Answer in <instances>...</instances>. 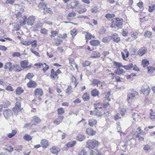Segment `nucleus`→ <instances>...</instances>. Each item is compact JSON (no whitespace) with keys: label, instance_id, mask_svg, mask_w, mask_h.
Returning a JSON list of instances; mask_svg holds the SVG:
<instances>
[{"label":"nucleus","instance_id":"obj_1","mask_svg":"<svg viewBox=\"0 0 155 155\" xmlns=\"http://www.w3.org/2000/svg\"><path fill=\"white\" fill-rule=\"evenodd\" d=\"M86 143V147L90 150L97 147L99 144V142L95 139L88 140Z\"/></svg>","mask_w":155,"mask_h":155},{"label":"nucleus","instance_id":"obj_2","mask_svg":"<svg viewBox=\"0 0 155 155\" xmlns=\"http://www.w3.org/2000/svg\"><path fill=\"white\" fill-rule=\"evenodd\" d=\"M112 24L111 25L112 28H116L117 27L118 28H121L122 27L123 20L120 18H117L112 19Z\"/></svg>","mask_w":155,"mask_h":155},{"label":"nucleus","instance_id":"obj_3","mask_svg":"<svg viewBox=\"0 0 155 155\" xmlns=\"http://www.w3.org/2000/svg\"><path fill=\"white\" fill-rule=\"evenodd\" d=\"M21 104L20 102L17 101L15 104V106L12 109L13 111L14 114L17 116L18 115V113L20 112L22 108L21 107Z\"/></svg>","mask_w":155,"mask_h":155},{"label":"nucleus","instance_id":"obj_4","mask_svg":"<svg viewBox=\"0 0 155 155\" xmlns=\"http://www.w3.org/2000/svg\"><path fill=\"white\" fill-rule=\"evenodd\" d=\"M150 89L148 85L144 84L141 87L142 92L146 96L148 95L150 93Z\"/></svg>","mask_w":155,"mask_h":155},{"label":"nucleus","instance_id":"obj_5","mask_svg":"<svg viewBox=\"0 0 155 155\" xmlns=\"http://www.w3.org/2000/svg\"><path fill=\"white\" fill-rule=\"evenodd\" d=\"M21 43L23 45L25 46H28L32 43H34V44H32L31 46L33 47H35L37 41L35 40H33L31 41H29L25 40L24 39H21Z\"/></svg>","mask_w":155,"mask_h":155},{"label":"nucleus","instance_id":"obj_6","mask_svg":"<svg viewBox=\"0 0 155 155\" xmlns=\"http://www.w3.org/2000/svg\"><path fill=\"white\" fill-rule=\"evenodd\" d=\"M127 95V101L128 102L130 100L132 99L134 97L137 95V93L134 90H129Z\"/></svg>","mask_w":155,"mask_h":155},{"label":"nucleus","instance_id":"obj_7","mask_svg":"<svg viewBox=\"0 0 155 155\" xmlns=\"http://www.w3.org/2000/svg\"><path fill=\"white\" fill-rule=\"evenodd\" d=\"M35 18L34 16H31L28 17L26 20V24L28 25L32 26L35 22Z\"/></svg>","mask_w":155,"mask_h":155},{"label":"nucleus","instance_id":"obj_8","mask_svg":"<svg viewBox=\"0 0 155 155\" xmlns=\"http://www.w3.org/2000/svg\"><path fill=\"white\" fill-rule=\"evenodd\" d=\"M3 114L4 117L6 119L11 116L12 114L11 110L8 109L4 111Z\"/></svg>","mask_w":155,"mask_h":155},{"label":"nucleus","instance_id":"obj_9","mask_svg":"<svg viewBox=\"0 0 155 155\" xmlns=\"http://www.w3.org/2000/svg\"><path fill=\"white\" fill-rule=\"evenodd\" d=\"M34 93L35 96L40 97L43 95V91L41 89L37 88L35 89Z\"/></svg>","mask_w":155,"mask_h":155},{"label":"nucleus","instance_id":"obj_10","mask_svg":"<svg viewBox=\"0 0 155 155\" xmlns=\"http://www.w3.org/2000/svg\"><path fill=\"white\" fill-rule=\"evenodd\" d=\"M41 121V120L39 118L36 116H34L32 117L31 122L32 125H35L39 124Z\"/></svg>","mask_w":155,"mask_h":155},{"label":"nucleus","instance_id":"obj_11","mask_svg":"<svg viewBox=\"0 0 155 155\" xmlns=\"http://www.w3.org/2000/svg\"><path fill=\"white\" fill-rule=\"evenodd\" d=\"M28 61L26 60L21 61L20 62L21 66L22 68H30L31 66L28 65Z\"/></svg>","mask_w":155,"mask_h":155},{"label":"nucleus","instance_id":"obj_12","mask_svg":"<svg viewBox=\"0 0 155 155\" xmlns=\"http://www.w3.org/2000/svg\"><path fill=\"white\" fill-rule=\"evenodd\" d=\"M147 49L145 47H143L139 50L138 52V55L140 56H142L144 55L146 52Z\"/></svg>","mask_w":155,"mask_h":155},{"label":"nucleus","instance_id":"obj_13","mask_svg":"<svg viewBox=\"0 0 155 155\" xmlns=\"http://www.w3.org/2000/svg\"><path fill=\"white\" fill-rule=\"evenodd\" d=\"M40 143L41 147L44 148H46L48 146V141L45 139H43L41 140Z\"/></svg>","mask_w":155,"mask_h":155},{"label":"nucleus","instance_id":"obj_14","mask_svg":"<svg viewBox=\"0 0 155 155\" xmlns=\"http://www.w3.org/2000/svg\"><path fill=\"white\" fill-rule=\"evenodd\" d=\"M37 83L32 80L30 81L27 83V86L29 88H35L37 86Z\"/></svg>","mask_w":155,"mask_h":155},{"label":"nucleus","instance_id":"obj_15","mask_svg":"<svg viewBox=\"0 0 155 155\" xmlns=\"http://www.w3.org/2000/svg\"><path fill=\"white\" fill-rule=\"evenodd\" d=\"M64 117L63 116H59L57 118H56L54 121V123L58 125L60 123L62 122Z\"/></svg>","mask_w":155,"mask_h":155},{"label":"nucleus","instance_id":"obj_16","mask_svg":"<svg viewBox=\"0 0 155 155\" xmlns=\"http://www.w3.org/2000/svg\"><path fill=\"white\" fill-rule=\"evenodd\" d=\"M50 151L52 153L57 154L60 151V149L59 147L54 146L50 149Z\"/></svg>","mask_w":155,"mask_h":155},{"label":"nucleus","instance_id":"obj_17","mask_svg":"<svg viewBox=\"0 0 155 155\" xmlns=\"http://www.w3.org/2000/svg\"><path fill=\"white\" fill-rule=\"evenodd\" d=\"M90 155H103L100 151L97 150H91L90 152Z\"/></svg>","mask_w":155,"mask_h":155},{"label":"nucleus","instance_id":"obj_18","mask_svg":"<svg viewBox=\"0 0 155 155\" xmlns=\"http://www.w3.org/2000/svg\"><path fill=\"white\" fill-rule=\"evenodd\" d=\"M111 37L114 41L116 43H118L120 42V38L118 37V35L117 33L112 35Z\"/></svg>","mask_w":155,"mask_h":155},{"label":"nucleus","instance_id":"obj_19","mask_svg":"<svg viewBox=\"0 0 155 155\" xmlns=\"http://www.w3.org/2000/svg\"><path fill=\"white\" fill-rule=\"evenodd\" d=\"M86 134L91 136L94 135L96 134V131L91 128H87L86 132Z\"/></svg>","mask_w":155,"mask_h":155},{"label":"nucleus","instance_id":"obj_20","mask_svg":"<svg viewBox=\"0 0 155 155\" xmlns=\"http://www.w3.org/2000/svg\"><path fill=\"white\" fill-rule=\"evenodd\" d=\"M50 77L51 78H52L53 79H54L56 77H57V78H58V75L57 74L56 72H55L53 69H51V70Z\"/></svg>","mask_w":155,"mask_h":155},{"label":"nucleus","instance_id":"obj_21","mask_svg":"<svg viewBox=\"0 0 155 155\" xmlns=\"http://www.w3.org/2000/svg\"><path fill=\"white\" fill-rule=\"evenodd\" d=\"M97 123V121L95 120L91 119L88 120V124L90 126L93 127L95 126Z\"/></svg>","mask_w":155,"mask_h":155},{"label":"nucleus","instance_id":"obj_22","mask_svg":"<svg viewBox=\"0 0 155 155\" xmlns=\"http://www.w3.org/2000/svg\"><path fill=\"white\" fill-rule=\"evenodd\" d=\"M4 68L8 69L9 71H11L12 70V64L10 62H7L5 64Z\"/></svg>","mask_w":155,"mask_h":155},{"label":"nucleus","instance_id":"obj_23","mask_svg":"<svg viewBox=\"0 0 155 155\" xmlns=\"http://www.w3.org/2000/svg\"><path fill=\"white\" fill-rule=\"evenodd\" d=\"M79 4V2L76 0H73L70 4V5L72 8H75Z\"/></svg>","mask_w":155,"mask_h":155},{"label":"nucleus","instance_id":"obj_24","mask_svg":"<svg viewBox=\"0 0 155 155\" xmlns=\"http://www.w3.org/2000/svg\"><path fill=\"white\" fill-rule=\"evenodd\" d=\"M42 24L40 22H38L34 26V30L35 31L38 30V29H39L40 28L42 27Z\"/></svg>","mask_w":155,"mask_h":155},{"label":"nucleus","instance_id":"obj_25","mask_svg":"<svg viewBox=\"0 0 155 155\" xmlns=\"http://www.w3.org/2000/svg\"><path fill=\"white\" fill-rule=\"evenodd\" d=\"M13 69L14 71L16 72L20 71L22 70L20 66L17 64H13Z\"/></svg>","mask_w":155,"mask_h":155},{"label":"nucleus","instance_id":"obj_26","mask_svg":"<svg viewBox=\"0 0 155 155\" xmlns=\"http://www.w3.org/2000/svg\"><path fill=\"white\" fill-rule=\"evenodd\" d=\"M91 94L92 96L96 97L99 95V91L96 89H94L91 91Z\"/></svg>","mask_w":155,"mask_h":155},{"label":"nucleus","instance_id":"obj_27","mask_svg":"<svg viewBox=\"0 0 155 155\" xmlns=\"http://www.w3.org/2000/svg\"><path fill=\"white\" fill-rule=\"evenodd\" d=\"M112 38L111 36H108L104 37L102 39V41L104 43H107L109 42Z\"/></svg>","mask_w":155,"mask_h":155},{"label":"nucleus","instance_id":"obj_28","mask_svg":"<svg viewBox=\"0 0 155 155\" xmlns=\"http://www.w3.org/2000/svg\"><path fill=\"white\" fill-rule=\"evenodd\" d=\"M90 44L93 46H97L99 45L100 42L98 40H93L90 41Z\"/></svg>","mask_w":155,"mask_h":155},{"label":"nucleus","instance_id":"obj_29","mask_svg":"<svg viewBox=\"0 0 155 155\" xmlns=\"http://www.w3.org/2000/svg\"><path fill=\"white\" fill-rule=\"evenodd\" d=\"M132 118L135 121L138 120L140 118L139 114L137 113H134L132 114Z\"/></svg>","mask_w":155,"mask_h":155},{"label":"nucleus","instance_id":"obj_30","mask_svg":"<svg viewBox=\"0 0 155 155\" xmlns=\"http://www.w3.org/2000/svg\"><path fill=\"white\" fill-rule=\"evenodd\" d=\"M27 19V16L25 15L22 17L20 20V23L21 25H24L26 24V21Z\"/></svg>","mask_w":155,"mask_h":155},{"label":"nucleus","instance_id":"obj_31","mask_svg":"<svg viewBox=\"0 0 155 155\" xmlns=\"http://www.w3.org/2000/svg\"><path fill=\"white\" fill-rule=\"evenodd\" d=\"M77 140L79 141H82L85 140L86 137L84 135L79 134L77 137Z\"/></svg>","mask_w":155,"mask_h":155},{"label":"nucleus","instance_id":"obj_32","mask_svg":"<svg viewBox=\"0 0 155 155\" xmlns=\"http://www.w3.org/2000/svg\"><path fill=\"white\" fill-rule=\"evenodd\" d=\"M114 68H119L120 67H123V65L120 62H114L113 64Z\"/></svg>","mask_w":155,"mask_h":155},{"label":"nucleus","instance_id":"obj_33","mask_svg":"<svg viewBox=\"0 0 155 155\" xmlns=\"http://www.w3.org/2000/svg\"><path fill=\"white\" fill-rule=\"evenodd\" d=\"M78 155H87V152L85 149H82L78 152Z\"/></svg>","mask_w":155,"mask_h":155},{"label":"nucleus","instance_id":"obj_34","mask_svg":"<svg viewBox=\"0 0 155 155\" xmlns=\"http://www.w3.org/2000/svg\"><path fill=\"white\" fill-rule=\"evenodd\" d=\"M23 138L27 141H30L32 140V137L29 135L28 134H25L23 137Z\"/></svg>","mask_w":155,"mask_h":155},{"label":"nucleus","instance_id":"obj_35","mask_svg":"<svg viewBox=\"0 0 155 155\" xmlns=\"http://www.w3.org/2000/svg\"><path fill=\"white\" fill-rule=\"evenodd\" d=\"M82 98L84 101H87L89 99V95L87 93H85L83 95Z\"/></svg>","mask_w":155,"mask_h":155},{"label":"nucleus","instance_id":"obj_36","mask_svg":"<svg viewBox=\"0 0 155 155\" xmlns=\"http://www.w3.org/2000/svg\"><path fill=\"white\" fill-rule=\"evenodd\" d=\"M76 143V141H72L69 142L67 144L66 146L68 147H71L74 146Z\"/></svg>","mask_w":155,"mask_h":155},{"label":"nucleus","instance_id":"obj_37","mask_svg":"<svg viewBox=\"0 0 155 155\" xmlns=\"http://www.w3.org/2000/svg\"><path fill=\"white\" fill-rule=\"evenodd\" d=\"M103 106L102 104L100 103H95L94 104V107L96 109H97V108L101 109L102 108Z\"/></svg>","mask_w":155,"mask_h":155},{"label":"nucleus","instance_id":"obj_38","mask_svg":"<svg viewBox=\"0 0 155 155\" xmlns=\"http://www.w3.org/2000/svg\"><path fill=\"white\" fill-rule=\"evenodd\" d=\"M133 67V64L132 63H130L127 65H123V67L125 68L126 70H129Z\"/></svg>","mask_w":155,"mask_h":155},{"label":"nucleus","instance_id":"obj_39","mask_svg":"<svg viewBox=\"0 0 155 155\" xmlns=\"http://www.w3.org/2000/svg\"><path fill=\"white\" fill-rule=\"evenodd\" d=\"M115 72L117 74L120 75L123 74L124 72V71L122 69L119 68L117 69L115 71Z\"/></svg>","mask_w":155,"mask_h":155},{"label":"nucleus","instance_id":"obj_40","mask_svg":"<svg viewBox=\"0 0 155 155\" xmlns=\"http://www.w3.org/2000/svg\"><path fill=\"white\" fill-rule=\"evenodd\" d=\"M93 37L94 38V36H93L91 34H90L89 32H87L85 35V38L86 39V41L87 40H88L91 39V37Z\"/></svg>","mask_w":155,"mask_h":155},{"label":"nucleus","instance_id":"obj_41","mask_svg":"<svg viewBox=\"0 0 155 155\" xmlns=\"http://www.w3.org/2000/svg\"><path fill=\"white\" fill-rule=\"evenodd\" d=\"M154 10H155V4L151 5L149 7L148 11L150 12H152Z\"/></svg>","mask_w":155,"mask_h":155},{"label":"nucleus","instance_id":"obj_42","mask_svg":"<svg viewBox=\"0 0 155 155\" xmlns=\"http://www.w3.org/2000/svg\"><path fill=\"white\" fill-rule=\"evenodd\" d=\"M17 131L15 130H13L11 133H9L8 136L9 138H11L13 137L16 133Z\"/></svg>","mask_w":155,"mask_h":155},{"label":"nucleus","instance_id":"obj_43","mask_svg":"<svg viewBox=\"0 0 155 155\" xmlns=\"http://www.w3.org/2000/svg\"><path fill=\"white\" fill-rule=\"evenodd\" d=\"M52 13L53 12L51 10V8H47V7H46L45 8V10H44V13L45 14H46L47 13H49L50 14H52Z\"/></svg>","mask_w":155,"mask_h":155},{"label":"nucleus","instance_id":"obj_44","mask_svg":"<svg viewBox=\"0 0 155 155\" xmlns=\"http://www.w3.org/2000/svg\"><path fill=\"white\" fill-rule=\"evenodd\" d=\"M119 109L120 110V114L122 116H123L124 115L126 111L125 109L121 107H120Z\"/></svg>","mask_w":155,"mask_h":155},{"label":"nucleus","instance_id":"obj_45","mask_svg":"<svg viewBox=\"0 0 155 155\" xmlns=\"http://www.w3.org/2000/svg\"><path fill=\"white\" fill-rule=\"evenodd\" d=\"M24 92V90L21 87L18 88L16 91L17 94L20 95Z\"/></svg>","mask_w":155,"mask_h":155},{"label":"nucleus","instance_id":"obj_46","mask_svg":"<svg viewBox=\"0 0 155 155\" xmlns=\"http://www.w3.org/2000/svg\"><path fill=\"white\" fill-rule=\"evenodd\" d=\"M38 7L39 8H43L44 10H45V8L47 7V4L44 3H41L38 5Z\"/></svg>","mask_w":155,"mask_h":155},{"label":"nucleus","instance_id":"obj_47","mask_svg":"<svg viewBox=\"0 0 155 155\" xmlns=\"http://www.w3.org/2000/svg\"><path fill=\"white\" fill-rule=\"evenodd\" d=\"M152 35V32L149 31H147L145 32L144 35L145 37L149 38Z\"/></svg>","mask_w":155,"mask_h":155},{"label":"nucleus","instance_id":"obj_48","mask_svg":"<svg viewBox=\"0 0 155 155\" xmlns=\"http://www.w3.org/2000/svg\"><path fill=\"white\" fill-rule=\"evenodd\" d=\"M142 64L143 67L148 66L149 64V61L146 59L143 60L142 62Z\"/></svg>","mask_w":155,"mask_h":155},{"label":"nucleus","instance_id":"obj_49","mask_svg":"<svg viewBox=\"0 0 155 155\" xmlns=\"http://www.w3.org/2000/svg\"><path fill=\"white\" fill-rule=\"evenodd\" d=\"M58 112L59 115H61L64 113V110L63 108H60L58 109Z\"/></svg>","mask_w":155,"mask_h":155},{"label":"nucleus","instance_id":"obj_50","mask_svg":"<svg viewBox=\"0 0 155 155\" xmlns=\"http://www.w3.org/2000/svg\"><path fill=\"white\" fill-rule=\"evenodd\" d=\"M93 55V56H91V57L93 58H96L100 56V53L99 52H95Z\"/></svg>","mask_w":155,"mask_h":155},{"label":"nucleus","instance_id":"obj_51","mask_svg":"<svg viewBox=\"0 0 155 155\" xmlns=\"http://www.w3.org/2000/svg\"><path fill=\"white\" fill-rule=\"evenodd\" d=\"M114 17V14H107L105 15V17L108 19H110Z\"/></svg>","mask_w":155,"mask_h":155},{"label":"nucleus","instance_id":"obj_52","mask_svg":"<svg viewBox=\"0 0 155 155\" xmlns=\"http://www.w3.org/2000/svg\"><path fill=\"white\" fill-rule=\"evenodd\" d=\"M98 84H98V87L99 88L101 89H102L103 88V87H104L105 85V83L104 82H101L100 81H99V82Z\"/></svg>","mask_w":155,"mask_h":155},{"label":"nucleus","instance_id":"obj_53","mask_svg":"<svg viewBox=\"0 0 155 155\" xmlns=\"http://www.w3.org/2000/svg\"><path fill=\"white\" fill-rule=\"evenodd\" d=\"M86 9L84 8H83L80 9H77L76 10V11H77L79 13L81 14L86 12Z\"/></svg>","mask_w":155,"mask_h":155},{"label":"nucleus","instance_id":"obj_54","mask_svg":"<svg viewBox=\"0 0 155 155\" xmlns=\"http://www.w3.org/2000/svg\"><path fill=\"white\" fill-rule=\"evenodd\" d=\"M90 61H86L82 63V65L83 67H86L89 65L90 64Z\"/></svg>","mask_w":155,"mask_h":155},{"label":"nucleus","instance_id":"obj_55","mask_svg":"<svg viewBox=\"0 0 155 155\" xmlns=\"http://www.w3.org/2000/svg\"><path fill=\"white\" fill-rule=\"evenodd\" d=\"M99 82V81L96 79H94L92 81V84L95 85H97V87H98V84Z\"/></svg>","mask_w":155,"mask_h":155},{"label":"nucleus","instance_id":"obj_56","mask_svg":"<svg viewBox=\"0 0 155 155\" xmlns=\"http://www.w3.org/2000/svg\"><path fill=\"white\" fill-rule=\"evenodd\" d=\"M71 34L72 37L74 36L77 34V30L74 28L71 31Z\"/></svg>","mask_w":155,"mask_h":155},{"label":"nucleus","instance_id":"obj_57","mask_svg":"<svg viewBox=\"0 0 155 155\" xmlns=\"http://www.w3.org/2000/svg\"><path fill=\"white\" fill-rule=\"evenodd\" d=\"M42 66L43 67L42 70L43 71H45V72L48 68V66L46 65L45 63H44L43 64H42Z\"/></svg>","mask_w":155,"mask_h":155},{"label":"nucleus","instance_id":"obj_58","mask_svg":"<svg viewBox=\"0 0 155 155\" xmlns=\"http://www.w3.org/2000/svg\"><path fill=\"white\" fill-rule=\"evenodd\" d=\"M5 150H7L9 152H12L13 151V148L11 146H9L7 147L5 149Z\"/></svg>","mask_w":155,"mask_h":155},{"label":"nucleus","instance_id":"obj_59","mask_svg":"<svg viewBox=\"0 0 155 155\" xmlns=\"http://www.w3.org/2000/svg\"><path fill=\"white\" fill-rule=\"evenodd\" d=\"M150 118L152 120H155V112L152 113H150Z\"/></svg>","mask_w":155,"mask_h":155},{"label":"nucleus","instance_id":"obj_60","mask_svg":"<svg viewBox=\"0 0 155 155\" xmlns=\"http://www.w3.org/2000/svg\"><path fill=\"white\" fill-rule=\"evenodd\" d=\"M22 146L18 145L15 147V150L16 151H18V152H19L22 150Z\"/></svg>","mask_w":155,"mask_h":155},{"label":"nucleus","instance_id":"obj_61","mask_svg":"<svg viewBox=\"0 0 155 155\" xmlns=\"http://www.w3.org/2000/svg\"><path fill=\"white\" fill-rule=\"evenodd\" d=\"M33 77V74L31 73L28 74L26 76L25 78L29 79H31Z\"/></svg>","mask_w":155,"mask_h":155},{"label":"nucleus","instance_id":"obj_62","mask_svg":"<svg viewBox=\"0 0 155 155\" xmlns=\"http://www.w3.org/2000/svg\"><path fill=\"white\" fill-rule=\"evenodd\" d=\"M138 34L137 32H133L131 35V36L134 39H136L138 37Z\"/></svg>","mask_w":155,"mask_h":155},{"label":"nucleus","instance_id":"obj_63","mask_svg":"<svg viewBox=\"0 0 155 155\" xmlns=\"http://www.w3.org/2000/svg\"><path fill=\"white\" fill-rule=\"evenodd\" d=\"M48 31L45 28H43L41 29L40 32L44 34H47Z\"/></svg>","mask_w":155,"mask_h":155},{"label":"nucleus","instance_id":"obj_64","mask_svg":"<svg viewBox=\"0 0 155 155\" xmlns=\"http://www.w3.org/2000/svg\"><path fill=\"white\" fill-rule=\"evenodd\" d=\"M57 32L56 31H51V35L50 36L51 37H54L56 35V34L57 33Z\"/></svg>","mask_w":155,"mask_h":155}]
</instances>
